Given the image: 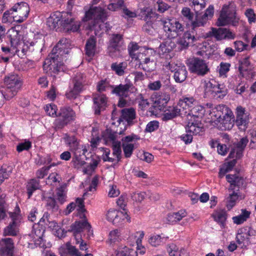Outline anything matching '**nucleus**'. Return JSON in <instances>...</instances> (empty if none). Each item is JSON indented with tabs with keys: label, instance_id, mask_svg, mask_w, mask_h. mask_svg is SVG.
Instances as JSON below:
<instances>
[{
	"label": "nucleus",
	"instance_id": "nucleus-49",
	"mask_svg": "<svg viewBox=\"0 0 256 256\" xmlns=\"http://www.w3.org/2000/svg\"><path fill=\"white\" fill-rule=\"evenodd\" d=\"M165 106L157 98L150 108V112L154 114H156L158 111L162 110Z\"/></svg>",
	"mask_w": 256,
	"mask_h": 256
},
{
	"label": "nucleus",
	"instance_id": "nucleus-52",
	"mask_svg": "<svg viewBox=\"0 0 256 256\" xmlns=\"http://www.w3.org/2000/svg\"><path fill=\"white\" fill-rule=\"evenodd\" d=\"M137 252L135 250L126 246L120 252H118L116 256H137Z\"/></svg>",
	"mask_w": 256,
	"mask_h": 256
},
{
	"label": "nucleus",
	"instance_id": "nucleus-41",
	"mask_svg": "<svg viewBox=\"0 0 256 256\" xmlns=\"http://www.w3.org/2000/svg\"><path fill=\"white\" fill-rule=\"evenodd\" d=\"M250 212L246 209L242 210V213L238 216L232 218L234 223L237 224H242L250 217Z\"/></svg>",
	"mask_w": 256,
	"mask_h": 256
},
{
	"label": "nucleus",
	"instance_id": "nucleus-48",
	"mask_svg": "<svg viewBox=\"0 0 256 256\" xmlns=\"http://www.w3.org/2000/svg\"><path fill=\"white\" fill-rule=\"evenodd\" d=\"M124 6V0H110L108 8L112 11H116Z\"/></svg>",
	"mask_w": 256,
	"mask_h": 256
},
{
	"label": "nucleus",
	"instance_id": "nucleus-34",
	"mask_svg": "<svg viewBox=\"0 0 256 256\" xmlns=\"http://www.w3.org/2000/svg\"><path fill=\"white\" fill-rule=\"evenodd\" d=\"M180 110L178 106L170 108L164 111L162 120H172L180 114Z\"/></svg>",
	"mask_w": 256,
	"mask_h": 256
},
{
	"label": "nucleus",
	"instance_id": "nucleus-32",
	"mask_svg": "<svg viewBox=\"0 0 256 256\" xmlns=\"http://www.w3.org/2000/svg\"><path fill=\"white\" fill-rule=\"evenodd\" d=\"M62 256H82V254L76 246L71 244L70 242H67L65 248H62Z\"/></svg>",
	"mask_w": 256,
	"mask_h": 256
},
{
	"label": "nucleus",
	"instance_id": "nucleus-61",
	"mask_svg": "<svg viewBox=\"0 0 256 256\" xmlns=\"http://www.w3.org/2000/svg\"><path fill=\"white\" fill-rule=\"evenodd\" d=\"M194 100L193 98H186L180 102V104L184 108H190L192 106Z\"/></svg>",
	"mask_w": 256,
	"mask_h": 256
},
{
	"label": "nucleus",
	"instance_id": "nucleus-46",
	"mask_svg": "<svg viewBox=\"0 0 256 256\" xmlns=\"http://www.w3.org/2000/svg\"><path fill=\"white\" fill-rule=\"evenodd\" d=\"M72 82L74 85L84 90V86L86 84V77L82 73H77L73 78Z\"/></svg>",
	"mask_w": 256,
	"mask_h": 256
},
{
	"label": "nucleus",
	"instance_id": "nucleus-38",
	"mask_svg": "<svg viewBox=\"0 0 256 256\" xmlns=\"http://www.w3.org/2000/svg\"><path fill=\"white\" fill-rule=\"evenodd\" d=\"M196 13L194 20L193 19L190 22L191 27L192 30H195L200 26H204L207 22L206 19L203 18L200 14H198V12Z\"/></svg>",
	"mask_w": 256,
	"mask_h": 256
},
{
	"label": "nucleus",
	"instance_id": "nucleus-58",
	"mask_svg": "<svg viewBox=\"0 0 256 256\" xmlns=\"http://www.w3.org/2000/svg\"><path fill=\"white\" fill-rule=\"evenodd\" d=\"M182 16L187 20L191 22L194 19V14L191 11L190 9L188 7L182 8L181 12Z\"/></svg>",
	"mask_w": 256,
	"mask_h": 256
},
{
	"label": "nucleus",
	"instance_id": "nucleus-29",
	"mask_svg": "<svg viewBox=\"0 0 256 256\" xmlns=\"http://www.w3.org/2000/svg\"><path fill=\"white\" fill-rule=\"evenodd\" d=\"M95 108V114H100L102 110H104L106 104L107 98L104 94H98L93 98Z\"/></svg>",
	"mask_w": 256,
	"mask_h": 256
},
{
	"label": "nucleus",
	"instance_id": "nucleus-40",
	"mask_svg": "<svg viewBox=\"0 0 256 256\" xmlns=\"http://www.w3.org/2000/svg\"><path fill=\"white\" fill-rule=\"evenodd\" d=\"M83 90H84L78 86L73 84L72 88H70V90L66 93L65 95L66 98L69 100H74L79 96L80 93Z\"/></svg>",
	"mask_w": 256,
	"mask_h": 256
},
{
	"label": "nucleus",
	"instance_id": "nucleus-5",
	"mask_svg": "<svg viewBox=\"0 0 256 256\" xmlns=\"http://www.w3.org/2000/svg\"><path fill=\"white\" fill-rule=\"evenodd\" d=\"M123 132L120 130L118 132H112V130H107V138L112 141V154L114 158H110V150H105L102 155V160L104 161H108L110 162L117 163L121 158V142L120 141L116 140L117 134H122Z\"/></svg>",
	"mask_w": 256,
	"mask_h": 256
},
{
	"label": "nucleus",
	"instance_id": "nucleus-44",
	"mask_svg": "<svg viewBox=\"0 0 256 256\" xmlns=\"http://www.w3.org/2000/svg\"><path fill=\"white\" fill-rule=\"evenodd\" d=\"M12 167L10 166H7L4 165L0 170V184H2L4 179H7L12 174Z\"/></svg>",
	"mask_w": 256,
	"mask_h": 256
},
{
	"label": "nucleus",
	"instance_id": "nucleus-17",
	"mask_svg": "<svg viewBox=\"0 0 256 256\" xmlns=\"http://www.w3.org/2000/svg\"><path fill=\"white\" fill-rule=\"evenodd\" d=\"M120 116L118 118V122L120 124L122 122H126V126H132L134 124V120L136 118V112L134 108H124L120 110ZM126 129V125L124 130Z\"/></svg>",
	"mask_w": 256,
	"mask_h": 256
},
{
	"label": "nucleus",
	"instance_id": "nucleus-16",
	"mask_svg": "<svg viewBox=\"0 0 256 256\" xmlns=\"http://www.w3.org/2000/svg\"><path fill=\"white\" fill-rule=\"evenodd\" d=\"M249 122L248 115L245 113V110L241 106L236 108V124L239 128L245 130Z\"/></svg>",
	"mask_w": 256,
	"mask_h": 256
},
{
	"label": "nucleus",
	"instance_id": "nucleus-18",
	"mask_svg": "<svg viewBox=\"0 0 256 256\" xmlns=\"http://www.w3.org/2000/svg\"><path fill=\"white\" fill-rule=\"evenodd\" d=\"M124 43L123 36L119 34H113L110 35L109 40V52L112 56V52H120Z\"/></svg>",
	"mask_w": 256,
	"mask_h": 256
},
{
	"label": "nucleus",
	"instance_id": "nucleus-42",
	"mask_svg": "<svg viewBox=\"0 0 256 256\" xmlns=\"http://www.w3.org/2000/svg\"><path fill=\"white\" fill-rule=\"evenodd\" d=\"M19 225L10 222L4 229V234L5 236H16L18 232Z\"/></svg>",
	"mask_w": 256,
	"mask_h": 256
},
{
	"label": "nucleus",
	"instance_id": "nucleus-55",
	"mask_svg": "<svg viewBox=\"0 0 256 256\" xmlns=\"http://www.w3.org/2000/svg\"><path fill=\"white\" fill-rule=\"evenodd\" d=\"M12 8L6 11L3 15L2 18V22L4 23H11L14 21V15L12 14Z\"/></svg>",
	"mask_w": 256,
	"mask_h": 256
},
{
	"label": "nucleus",
	"instance_id": "nucleus-27",
	"mask_svg": "<svg viewBox=\"0 0 256 256\" xmlns=\"http://www.w3.org/2000/svg\"><path fill=\"white\" fill-rule=\"evenodd\" d=\"M203 126L200 120H190L186 126V132L197 134L203 130Z\"/></svg>",
	"mask_w": 256,
	"mask_h": 256
},
{
	"label": "nucleus",
	"instance_id": "nucleus-22",
	"mask_svg": "<svg viewBox=\"0 0 256 256\" xmlns=\"http://www.w3.org/2000/svg\"><path fill=\"white\" fill-rule=\"evenodd\" d=\"M175 46L174 42L170 39L163 42L158 47V54L161 58H170L171 56L168 54L172 51Z\"/></svg>",
	"mask_w": 256,
	"mask_h": 256
},
{
	"label": "nucleus",
	"instance_id": "nucleus-20",
	"mask_svg": "<svg viewBox=\"0 0 256 256\" xmlns=\"http://www.w3.org/2000/svg\"><path fill=\"white\" fill-rule=\"evenodd\" d=\"M14 246L11 238H6L0 241V256H14Z\"/></svg>",
	"mask_w": 256,
	"mask_h": 256
},
{
	"label": "nucleus",
	"instance_id": "nucleus-21",
	"mask_svg": "<svg viewBox=\"0 0 256 256\" xmlns=\"http://www.w3.org/2000/svg\"><path fill=\"white\" fill-rule=\"evenodd\" d=\"M248 140L246 137H244L240 139L236 144H234L229 154L230 158H240L242 156L244 148L246 146Z\"/></svg>",
	"mask_w": 256,
	"mask_h": 256
},
{
	"label": "nucleus",
	"instance_id": "nucleus-56",
	"mask_svg": "<svg viewBox=\"0 0 256 256\" xmlns=\"http://www.w3.org/2000/svg\"><path fill=\"white\" fill-rule=\"evenodd\" d=\"M124 156L126 158H130L134 150V146L132 144H122Z\"/></svg>",
	"mask_w": 256,
	"mask_h": 256
},
{
	"label": "nucleus",
	"instance_id": "nucleus-30",
	"mask_svg": "<svg viewBox=\"0 0 256 256\" xmlns=\"http://www.w3.org/2000/svg\"><path fill=\"white\" fill-rule=\"evenodd\" d=\"M96 38L94 36H90L86 42L85 46L86 54L90 58L92 57L96 50Z\"/></svg>",
	"mask_w": 256,
	"mask_h": 256
},
{
	"label": "nucleus",
	"instance_id": "nucleus-4",
	"mask_svg": "<svg viewBox=\"0 0 256 256\" xmlns=\"http://www.w3.org/2000/svg\"><path fill=\"white\" fill-rule=\"evenodd\" d=\"M236 6L233 2L223 6L218 20V26H224L232 24L236 26L239 22L240 18L236 14Z\"/></svg>",
	"mask_w": 256,
	"mask_h": 256
},
{
	"label": "nucleus",
	"instance_id": "nucleus-1",
	"mask_svg": "<svg viewBox=\"0 0 256 256\" xmlns=\"http://www.w3.org/2000/svg\"><path fill=\"white\" fill-rule=\"evenodd\" d=\"M69 47L68 39L62 38L58 41L44 62V70H46V73L54 76V74L64 71L66 66L63 60L66 55L70 52Z\"/></svg>",
	"mask_w": 256,
	"mask_h": 256
},
{
	"label": "nucleus",
	"instance_id": "nucleus-13",
	"mask_svg": "<svg viewBox=\"0 0 256 256\" xmlns=\"http://www.w3.org/2000/svg\"><path fill=\"white\" fill-rule=\"evenodd\" d=\"M80 218L83 219V220L76 222L70 226V229L68 230V232H73L75 236H76V233L80 232L84 230H87L90 234L92 233L91 226L88 222L85 214H80Z\"/></svg>",
	"mask_w": 256,
	"mask_h": 256
},
{
	"label": "nucleus",
	"instance_id": "nucleus-31",
	"mask_svg": "<svg viewBox=\"0 0 256 256\" xmlns=\"http://www.w3.org/2000/svg\"><path fill=\"white\" fill-rule=\"evenodd\" d=\"M56 117L57 118L54 120L53 126L56 130H62L70 122L59 111Z\"/></svg>",
	"mask_w": 256,
	"mask_h": 256
},
{
	"label": "nucleus",
	"instance_id": "nucleus-14",
	"mask_svg": "<svg viewBox=\"0 0 256 256\" xmlns=\"http://www.w3.org/2000/svg\"><path fill=\"white\" fill-rule=\"evenodd\" d=\"M106 218L108 220L112 222L115 224L120 222V220L125 219L128 222H130V217L128 214V211L126 209H123V211H118L116 210H110L106 214Z\"/></svg>",
	"mask_w": 256,
	"mask_h": 256
},
{
	"label": "nucleus",
	"instance_id": "nucleus-50",
	"mask_svg": "<svg viewBox=\"0 0 256 256\" xmlns=\"http://www.w3.org/2000/svg\"><path fill=\"white\" fill-rule=\"evenodd\" d=\"M165 238L162 237L160 235H154L150 237L148 240L149 243L154 246H157L164 243Z\"/></svg>",
	"mask_w": 256,
	"mask_h": 256
},
{
	"label": "nucleus",
	"instance_id": "nucleus-23",
	"mask_svg": "<svg viewBox=\"0 0 256 256\" xmlns=\"http://www.w3.org/2000/svg\"><path fill=\"white\" fill-rule=\"evenodd\" d=\"M44 44V40L40 38L30 42L28 48L29 56L33 58L39 57L40 56Z\"/></svg>",
	"mask_w": 256,
	"mask_h": 256
},
{
	"label": "nucleus",
	"instance_id": "nucleus-12",
	"mask_svg": "<svg viewBox=\"0 0 256 256\" xmlns=\"http://www.w3.org/2000/svg\"><path fill=\"white\" fill-rule=\"evenodd\" d=\"M63 18L60 22V28L66 32H76L80 28V24L74 21L70 12H64Z\"/></svg>",
	"mask_w": 256,
	"mask_h": 256
},
{
	"label": "nucleus",
	"instance_id": "nucleus-28",
	"mask_svg": "<svg viewBox=\"0 0 256 256\" xmlns=\"http://www.w3.org/2000/svg\"><path fill=\"white\" fill-rule=\"evenodd\" d=\"M186 215V212L184 210H180L176 212L170 213L168 215V220L171 223L176 222L182 220L180 224L182 225H186L188 222V218H184Z\"/></svg>",
	"mask_w": 256,
	"mask_h": 256
},
{
	"label": "nucleus",
	"instance_id": "nucleus-45",
	"mask_svg": "<svg viewBox=\"0 0 256 256\" xmlns=\"http://www.w3.org/2000/svg\"><path fill=\"white\" fill-rule=\"evenodd\" d=\"M40 187V181L35 179L31 180L26 186L28 198L32 195L33 192L38 190Z\"/></svg>",
	"mask_w": 256,
	"mask_h": 256
},
{
	"label": "nucleus",
	"instance_id": "nucleus-19",
	"mask_svg": "<svg viewBox=\"0 0 256 256\" xmlns=\"http://www.w3.org/2000/svg\"><path fill=\"white\" fill-rule=\"evenodd\" d=\"M112 88V93L116 94L119 97L128 98L131 90L134 89V87L133 84L130 83H126L124 84H120L118 86H111Z\"/></svg>",
	"mask_w": 256,
	"mask_h": 256
},
{
	"label": "nucleus",
	"instance_id": "nucleus-24",
	"mask_svg": "<svg viewBox=\"0 0 256 256\" xmlns=\"http://www.w3.org/2000/svg\"><path fill=\"white\" fill-rule=\"evenodd\" d=\"M214 30L215 32V38L217 40H234L236 38V34L229 28H219Z\"/></svg>",
	"mask_w": 256,
	"mask_h": 256
},
{
	"label": "nucleus",
	"instance_id": "nucleus-6",
	"mask_svg": "<svg viewBox=\"0 0 256 256\" xmlns=\"http://www.w3.org/2000/svg\"><path fill=\"white\" fill-rule=\"evenodd\" d=\"M4 84L6 89L4 94L0 92V100L3 98H11L17 94L22 85V81L20 76L16 74H11L5 77Z\"/></svg>",
	"mask_w": 256,
	"mask_h": 256
},
{
	"label": "nucleus",
	"instance_id": "nucleus-60",
	"mask_svg": "<svg viewBox=\"0 0 256 256\" xmlns=\"http://www.w3.org/2000/svg\"><path fill=\"white\" fill-rule=\"evenodd\" d=\"M167 250L169 254V256H180V252L178 251V248L175 244H170L168 247V248Z\"/></svg>",
	"mask_w": 256,
	"mask_h": 256
},
{
	"label": "nucleus",
	"instance_id": "nucleus-64",
	"mask_svg": "<svg viewBox=\"0 0 256 256\" xmlns=\"http://www.w3.org/2000/svg\"><path fill=\"white\" fill-rule=\"evenodd\" d=\"M214 219L216 221L223 224L226 219V213L224 210L217 212L214 216Z\"/></svg>",
	"mask_w": 256,
	"mask_h": 256
},
{
	"label": "nucleus",
	"instance_id": "nucleus-51",
	"mask_svg": "<svg viewBox=\"0 0 256 256\" xmlns=\"http://www.w3.org/2000/svg\"><path fill=\"white\" fill-rule=\"evenodd\" d=\"M20 209L17 206L16 207L14 212H10L9 215L12 222H11L20 224Z\"/></svg>",
	"mask_w": 256,
	"mask_h": 256
},
{
	"label": "nucleus",
	"instance_id": "nucleus-35",
	"mask_svg": "<svg viewBox=\"0 0 256 256\" xmlns=\"http://www.w3.org/2000/svg\"><path fill=\"white\" fill-rule=\"evenodd\" d=\"M239 63L238 70L240 74H242L244 72L250 71L253 68L252 65L250 61L249 56L242 58L239 61Z\"/></svg>",
	"mask_w": 256,
	"mask_h": 256
},
{
	"label": "nucleus",
	"instance_id": "nucleus-25",
	"mask_svg": "<svg viewBox=\"0 0 256 256\" xmlns=\"http://www.w3.org/2000/svg\"><path fill=\"white\" fill-rule=\"evenodd\" d=\"M58 12H56L50 15L48 18L46 24L51 29L60 28V22L63 18V14Z\"/></svg>",
	"mask_w": 256,
	"mask_h": 256
},
{
	"label": "nucleus",
	"instance_id": "nucleus-53",
	"mask_svg": "<svg viewBox=\"0 0 256 256\" xmlns=\"http://www.w3.org/2000/svg\"><path fill=\"white\" fill-rule=\"evenodd\" d=\"M238 195L237 193L233 192L230 194L228 198V203L226 207L228 210H230L236 204V202L238 199Z\"/></svg>",
	"mask_w": 256,
	"mask_h": 256
},
{
	"label": "nucleus",
	"instance_id": "nucleus-11",
	"mask_svg": "<svg viewBox=\"0 0 256 256\" xmlns=\"http://www.w3.org/2000/svg\"><path fill=\"white\" fill-rule=\"evenodd\" d=\"M164 30L175 37L178 36L184 30V26L175 19H169L163 22Z\"/></svg>",
	"mask_w": 256,
	"mask_h": 256
},
{
	"label": "nucleus",
	"instance_id": "nucleus-10",
	"mask_svg": "<svg viewBox=\"0 0 256 256\" xmlns=\"http://www.w3.org/2000/svg\"><path fill=\"white\" fill-rule=\"evenodd\" d=\"M12 12H17L14 15V22L18 23L23 22L28 18L30 8L28 4L26 2H20L16 4L12 8Z\"/></svg>",
	"mask_w": 256,
	"mask_h": 256
},
{
	"label": "nucleus",
	"instance_id": "nucleus-15",
	"mask_svg": "<svg viewBox=\"0 0 256 256\" xmlns=\"http://www.w3.org/2000/svg\"><path fill=\"white\" fill-rule=\"evenodd\" d=\"M206 86L208 92H210L213 96H218V98H222L227 93V90L223 84H216L212 80L206 83Z\"/></svg>",
	"mask_w": 256,
	"mask_h": 256
},
{
	"label": "nucleus",
	"instance_id": "nucleus-7",
	"mask_svg": "<svg viewBox=\"0 0 256 256\" xmlns=\"http://www.w3.org/2000/svg\"><path fill=\"white\" fill-rule=\"evenodd\" d=\"M136 60L139 62V66L145 72H151L156 68L154 52L152 50H144L140 52Z\"/></svg>",
	"mask_w": 256,
	"mask_h": 256
},
{
	"label": "nucleus",
	"instance_id": "nucleus-62",
	"mask_svg": "<svg viewBox=\"0 0 256 256\" xmlns=\"http://www.w3.org/2000/svg\"><path fill=\"white\" fill-rule=\"evenodd\" d=\"M153 22H146L142 26L143 31L148 34H152L154 32V28L152 26Z\"/></svg>",
	"mask_w": 256,
	"mask_h": 256
},
{
	"label": "nucleus",
	"instance_id": "nucleus-57",
	"mask_svg": "<svg viewBox=\"0 0 256 256\" xmlns=\"http://www.w3.org/2000/svg\"><path fill=\"white\" fill-rule=\"evenodd\" d=\"M64 139L68 144L69 146L74 150L78 149V142L77 139L74 136H70L68 134H66Z\"/></svg>",
	"mask_w": 256,
	"mask_h": 256
},
{
	"label": "nucleus",
	"instance_id": "nucleus-26",
	"mask_svg": "<svg viewBox=\"0 0 256 256\" xmlns=\"http://www.w3.org/2000/svg\"><path fill=\"white\" fill-rule=\"evenodd\" d=\"M196 40L194 36H192L189 32H186L178 39L177 43L180 50H182L186 48L190 44H192Z\"/></svg>",
	"mask_w": 256,
	"mask_h": 256
},
{
	"label": "nucleus",
	"instance_id": "nucleus-33",
	"mask_svg": "<svg viewBox=\"0 0 256 256\" xmlns=\"http://www.w3.org/2000/svg\"><path fill=\"white\" fill-rule=\"evenodd\" d=\"M188 72L184 66L178 68L174 73V78L176 82L181 83L184 82L187 78Z\"/></svg>",
	"mask_w": 256,
	"mask_h": 256
},
{
	"label": "nucleus",
	"instance_id": "nucleus-59",
	"mask_svg": "<svg viewBox=\"0 0 256 256\" xmlns=\"http://www.w3.org/2000/svg\"><path fill=\"white\" fill-rule=\"evenodd\" d=\"M192 6H194V10L196 12L204 8L206 6V2L204 0H192Z\"/></svg>",
	"mask_w": 256,
	"mask_h": 256
},
{
	"label": "nucleus",
	"instance_id": "nucleus-2",
	"mask_svg": "<svg viewBox=\"0 0 256 256\" xmlns=\"http://www.w3.org/2000/svg\"><path fill=\"white\" fill-rule=\"evenodd\" d=\"M106 11L101 7L92 6L86 12L82 20L86 22V29L94 30L96 35L104 26L101 22L106 20Z\"/></svg>",
	"mask_w": 256,
	"mask_h": 256
},
{
	"label": "nucleus",
	"instance_id": "nucleus-8",
	"mask_svg": "<svg viewBox=\"0 0 256 256\" xmlns=\"http://www.w3.org/2000/svg\"><path fill=\"white\" fill-rule=\"evenodd\" d=\"M209 114L212 120L224 123L230 120L232 112L226 106L220 104L212 108Z\"/></svg>",
	"mask_w": 256,
	"mask_h": 256
},
{
	"label": "nucleus",
	"instance_id": "nucleus-63",
	"mask_svg": "<svg viewBox=\"0 0 256 256\" xmlns=\"http://www.w3.org/2000/svg\"><path fill=\"white\" fill-rule=\"evenodd\" d=\"M44 110L46 114L50 116H54V115L56 116L58 114H56V106L54 104H47L44 107Z\"/></svg>",
	"mask_w": 256,
	"mask_h": 256
},
{
	"label": "nucleus",
	"instance_id": "nucleus-39",
	"mask_svg": "<svg viewBox=\"0 0 256 256\" xmlns=\"http://www.w3.org/2000/svg\"><path fill=\"white\" fill-rule=\"evenodd\" d=\"M205 112L204 108L201 106H196L190 110L188 114L192 115L194 118H202Z\"/></svg>",
	"mask_w": 256,
	"mask_h": 256
},
{
	"label": "nucleus",
	"instance_id": "nucleus-36",
	"mask_svg": "<svg viewBox=\"0 0 256 256\" xmlns=\"http://www.w3.org/2000/svg\"><path fill=\"white\" fill-rule=\"evenodd\" d=\"M126 67L127 64L125 62L120 63L114 62L110 66L112 70L119 76H122L124 74V70Z\"/></svg>",
	"mask_w": 256,
	"mask_h": 256
},
{
	"label": "nucleus",
	"instance_id": "nucleus-43",
	"mask_svg": "<svg viewBox=\"0 0 256 256\" xmlns=\"http://www.w3.org/2000/svg\"><path fill=\"white\" fill-rule=\"evenodd\" d=\"M59 112L64 116V117L66 118L69 122H70L74 120L76 116L75 112L71 108H61Z\"/></svg>",
	"mask_w": 256,
	"mask_h": 256
},
{
	"label": "nucleus",
	"instance_id": "nucleus-9",
	"mask_svg": "<svg viewBox=\"0 0 256 256\" xmlns=\"http://www.w3.org/2000/svg\"><path fill=\"white\" fill-rule=\"evenodd\" d=\"M188 66L190 72L200 76H204L210 70L206 62L198 58L190 61Z\"/></svg>",
	"mask_w": 256,
	"mask_h": 256
},
{
	"label": "nucleus",
	"instance_id": "nucleus-37",
	"mask_svg": "<svg viewBox=\"0 0 256 256\" xmlns=\"http://www.w3.org/2000/svg\"><path fill=\"white\" fill-rule=\"evenodd\" d=\"M139 49L140 46L136 43L131 42L130 44L128 46V50L132 58L137 60L140 52H142L144 50L142 48Z\"/></svg>",
	"mask_w": 256,
	"mask_h": 256
},
{
	"label": "nucleus",
	"instance_id": "nucleus-3",
	"mask_svg": "<svg viewBox=\"0 0 256 256\" xmlns=\"http://www.w3.org/2000/svg\"><path fill=\"white\" fill-rule=\"evenodd\" d=\"M22 38V32L16 30V28H10L8 35L4 38V42L2 44V52L9 56H13L18 50L17 46Z\"/></svg>",
	"mask_w": 256,
	"mask_h": 256
},
{
	"label": "nucleus",
	"instance_id": "nucleus-47",
	"mask_svg": "<svg viewBox=\"0 0 256 256\" xmlns=\"http://www.w3.org/2000/svg\"><path fill=\"white\" fill-rule=\"evenodd\" d=\"M158 17V14L152 12L151 10L144 11L142 14V18L146 22H154Z\"/></svg>",
	"mask_w": 256,
	"mask_h": 256
},
{
	"label": "nucleus",
	"instance_id": "nucleus-54",
	"mask_svg": "<svg viewBox=\"0 0 256 256\" xmlns=\"http://www.w3.org/2000/svg\"><path fill=\"white\" fill-rule=\"evenodd\" d=\"M46 206L48 210H51L52 212H56L58 210V206L54 198L49 197L46 200Z\"/></svg>",
	"mask_w": 256,
	"mask_h": 256
}]
</instances>
